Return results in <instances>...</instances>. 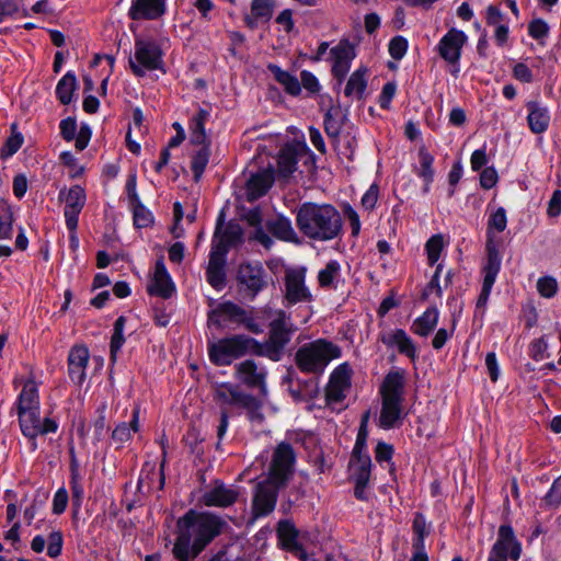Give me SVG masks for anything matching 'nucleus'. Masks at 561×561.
<instances>
[{"label":"nucleus","instance_id":"f257e3e1","mask_svg":"<svg viewBox=\"0 0 561 561\" xmlns=\"http://www.w3.org/2000/svg\"><path fill=\"white\" fill-rule=\"evenodd\" d=\"M296 225L308 239L327 242L340 238L343 220L331 204L302 203L296 210Z\"/></svg>","mask_w":561,"mask_h":561},{"label":"nucleus","instance_id":"f03ea898","mask_svg":"<svg viewBox=\"0 0 561 561\" xmlns=\"http://www.w3.org/2000/svg\"><path fill=\"white\" fill-rule=\"evenodd\" d=\"M272 317L268 324L267 340L263 343L256 340V356L278 362L283 357L286 346L291 341L296 328L291 323L289 314L282 309L274 311Z\"/></svg>","mask_w":561,"mask_h":561},{"label":"nucleus","instance_id":"7ed1b4c3","mask_svg":"<svg viewBox=\"0 0 561 561\" xmlns=\"http://www.w3.org/2000/svg\"><path fill=\"white\" fill-rule=\"evenodd\" d=\"M342 355L341 347L325 339H318L300 346L295 354L296 366L306 374L320 375L333 359Z\"/></svg>","mask_w":561,"mask_h":561},{"label":"nucleus","instance_id":"20e7f679","mask_svg":"<svg viewBox=\"0 0 561 561\" xmlns=\"http://www.w3.org/2000/svg\"><path fill=\"white\" fill-rule=\"evenodd\" d=\"M208 325L217 329H227L230 327H243L253 334L263 333L264 329L254 317L253 310H247L240 305L227 300L219 302L207 316Z\"/></svg>","mask_w":561,"mask_h":561},{"label":"nucleus","instance_id":"39448f33","mask_svg":"<svg viewBox=\"0 0 561 561\" xmlns=\"http://www.w3.org/2000/svg\"><path fill=\"white\" fill-rule=\"evenodd\" d=\"M256 340L247 334H233L208 343L209 360L216 366H229L247 355L256 356Z\"/></svg>","mask_w":561,"mask_h":561},{"label":"nucleus","instance_id":"423d86ee","mask_svg":"<svg viewBox=\"0 0 561 561\" xmlns=\"http://www.w3.org/2000/svg\"><path fill=\"white\" fill-rule=\"evenodd\" d=\"M128 62L130 70L136 77H144L147 71L163 69V53L157 42L136 38L135 51L129 57Z\"/></svg>","mask_w":561,"mask_h":561},{"label":"nucleus","instance_id":"0eeeda50","mask_svg":"<svg viewBox=\"0 0 561 561\" xmlns=\"http://www.w3.org/2000/svg\"><path fill=\"white\" fill-rule=\"evenodd\" d=\"M267 273L261 263H241L236 276L238 291L244 299L254 300L267 287Z\"/></svg>","mask_w":561,"mask_h":561},{"label":"nucleus","instance_id":"6e6552de","mask_svg":"<svg viewBox=\"0 0 561 561\" xmlns=\"http://www.w3.org/2000/svg\"><path fill=\"white\" fill-rule=\"evenodd\" d=\"M486 261L483 265V283L481 293L477 299L476 313L484 314L485 306L488 304L492 287L495 283L497 274L501 270V255L499 249L492 240L486 244Z\"/></svg>","mask_w":561,"mask_h":561},{"label":"nucleus","instance_id":"1a4fd4ad","mask_svg":"<svg viewBox=\"0 0 561 561\" xmlns=\"http://www.w3.org/2000/svg\"><path fill=\"white\" fill-rule=\"evenodd\" d=\"M295 459L296 455L289 443L278 444L272 456L268 481L276 485H285L293 476Z\"/></svg>","mask_w":561,"mask_h":561},{"label":"nucleus","instance_id":"9d476101","mask_svg":"<svg viewBox=\"0 0 561 561\" xmlns=\"http://www.w3.org/2000/svg\"><path fill=\"white\" fill-rule=\"evenodd\" d=\"M278 545L300 561L308 560V549L314 545L316 536L300 528H276Z\"/></svg>","mask_w":561,"mask_h":561},{"label":"nucleus","instance_id":"9b49d317","mask_svg":"<svg viewBox=\"0 0 561 561\" xmlns=\"http://www.w3.org/2000/svg\"><path fill=\"white\" fill-rule=\"evenodd\" d=\"M306 274L307 268L304 266L286 270L284 277V298L288 306L312 301L313 296L306 286Z\"/></svg>","mask_w":561,"mask_h":561},{"label":"nucleus","instance_id":"f8f14e48","mask_svg":"<svg viewBox=\"0 0 561 561\" xmlns=\"http://www.w3.org/2000/svg\"><path fill=\"white\" fill-rule=\"evenodd\" d=\"M467 43V35L457 28H450L438 42L437 53L449 65L454 67L451 75L457 77L459 72V60L461 51Z\"/></svg>","mask_w":561,"mask_h":561},{"label":"nucleus","instance_id":"ddd939ff","mask_svg":"<svg viewBox=\"0 0 561 561\" xmlns=\"http://www.w3.org/2000/svg\"><path fill=\"white\" fill-rule=\"evenodd\" d=\"M234 377L249 389H257L262 396L267 394V370L254 359H245L234 366Z\"/></svg>","mask_w":561,"mask_h":561},{"label":"nucleus","instance_id":"4468645a","mask_svg":"<svg viewBox=\"0 0 561 561\" xmlns=\"http://www.w3.org/2000/svg\"><path fill=\"white\" fill-rule=\"evenodd\" d=\"M58 198L65 203L66 226L70 232H73L78 228L79 215L85 205V191L80 185H72L69 190H60Z\"/></svg>","mask_w":561,"mask_h":561},{"label":"nucleus","instance_id":"2eb2a0df","mask_svg":"<svg viewBox=\"0 0 561 561\" xmlns=\"http://www.w3.org/2000/svg\"><path fill=\"white\" fill-rule=\"evenodd\" d=\"M18 416L23 435L31 439L39 435L55 433L58 430V423L55 420L49 417L41 420L39 410L24 411V413H18Z\"/></svg>","mask_w":561,"mask_h":561},{"label":"nucleus","instance_id":"dca6fc26","mask_svg":"<svg viewBox=\"0 0 561 561\" xmlns=\"http://www.w3.org/2000/svg\"><path fill=\"white\" fill-rule=\"evenodd\" d=\"M280 485L273 484L271 481L259 483L252 503V517L250 524L255 518L272 513L277 501L278 488Z\"/></svg>","mask_w":561,"mask_h":561},{"label":"nucleus","instance_id":"f3484780","mask_svg":"<svg viewBox=\"0 0 561 561\" xmlns=\"http://www.w3.org/2000/svg\"><path fill=\"white\" fill-rule=\"evenodd\" d=\"M333 58L332 75L341 83L351 68L352 60L356 57L355 47L348 39H342L331 48Z\"/></svg>","mask_w":561,"mask_h":561},{"label":"nucleus","instance_id":"a211bd4d","mask_svg":"<svg viewBox=\"0 0 561 561\" xmlns=\"http://www.w3.org/2000/svg\"><path fill=\"white\" fill-rule=\"evenodd\" d=\"M227 254L224 251L210 250L206 267V280L216 290H221L227 284Z\"/></svg>","mask_w":561,"mask_h":561},{"label":"nucleus","instance_id":"6ab92c4d","mask_svg":"<svg viewBox=\"0 0 561 561\" xmlns=\"http://www.w3.org/2000/svg\"><path fill=\"white\" fill-rule=\"evenodd\" d=\"M242 239V229L240 225L229 222L225 229H222V214L218 217L211 249L221 250L225 254L228 253L230 247L234 245Z\"/></svg>","mask_w":561,"mask_h":561},{"label":"nucleus","instance_id":"aec40b11","mask_svg":"<svg viewBox=\"0 0 561 561\" xmlns=\"http://www.w3.org/2000/svg\"><path fill=\"white\" fill-rule=\"evenodd\" d=\"M90 353L85 345H73L68 354V375L77 385H82L85 380V369L89 363Z\"/></svg>","mask_w":561,"mask_h":561},{"label":"nucleus","instance_id":"412c9836","mask_svg":"<svg viewBox=\"0 0 561 561\" xmlns=\"http://www.w3.org/2000/svg\"><path fill=\"white\" fill-rule=\"evenodd\" d=\"M379 341L387 347L397 346L400 354L405 355L412 360L417 358L416 346L413 340L402 329L380 333Z\"/></svg>","mask_w":561,"mask_h":561},{"label":"nucleus","instance_id":"4be33fe9","mask_svg":"<svg viewBox=\"0 0 561 561\" xmlns=\"http://www.w3.org/2000/svg\"><path fill=\"white\" fill-rule=\"evenodd\" d=\"M174 290V284L167 271L164 261L161 257L156 262L153 277L148 286V293L152 296L168 299L172 296Z\"/></svg>","mask_w":561,"mask_h":561},{"label":"nucleus","instance_id":"5701e85b","mask_svg":"<svg viewBox=\"0 0 561 561\" xmlns=\"http://www.w3.org/2000/svg\"><path fill=\"white\" fill-rule=\"evenodd\" d=\"M167 0H131L128 16L134 21L157 20L165 12Z\"/></svg>","mask_w":561,"mask_h":561},{"label":"nucleus","instance_id":"b1692460","mask_svg":"<svg viewBox=\"0 0 561 561\" xmlns=\"http://www.w3.org/2000/svg\"><path fill=\"white\" fill-rule=\"evenodd\" d=\"M265 229L274 238L291 243H300V239L295 231L289 218L282 214H276L265 220Z\"/></svg>","mask_w":561,"mask_h":561},{"label":"nucleus","instance_id":"393cba45","mask_svg":"<svg viewBox=\"0 0 561 561\" xmlns=\"http://www.w3.org/2000/svg\"><path fill=\"white\" fill-rule=\"evenodd\" d=\"M491 553L507 559L510 556L513 560H518L522 553V547L515 538L513 528H500L499 538L493 545Z\"/></svg>","mask_w":561,"mask_h":561},{"label":"nucleus","instance_id":"a878e982","mask_svg":"<svg viewBox=\"0 0 561 561\" xmlns=\"http://www.w3.org/2000/svg\"><path fill=\"white\" fill-rule=\"evenodd\" d=\"M221 528H179V533H188L191 537L190 556L197 558L198 554L218 536Z\"/></svg>","mask_w":561,"mask_h":561},{"label":"nucleus","instance_id":"bb28decb","mask_svg":"<svg viewBox=\"0 0 561 561\" xmlns=\"http://www.w3.org/2000/svg\"><path fill=\"white\" fill-rule=\"evenodd\" d=\"M238 496L239 492L236 488L216 482L211 490L204 493L203 503L207 506L226 507L233 504Z\"/></svg>","mask_w":561,"mask_h":561},{"label":"nucleus","instance_id":"cd10ccee","mask_svg":"<svg viewBox=\"0 0 561 561\" xmlns=\"http://www.w3.org/2000/svg\"><path fill=\"white\" fill-rule=\"evenodd\" d=\"M528 110L527 123L534 134L545 133L550 124V114L546 106L537 101H529L526 104Z\"/></svg>","mask_w":561,"mask_h":561},{"label":"nucleus","instance_id":"c85d7f7f","mask_svg":"<svg viewBox=\"0 0 561 561\" xmlns=\"http://www.w3.org/2000/svg\"><path fill=\"white\" fill-rule=\"evenodd\" d=\"M273 183L274 171L272 169H265L253 174L247 183L249 199H257L265 195Z\"/></svg>","mask_w":561,"mask_h":561},{"label":"nucleus","instance_id":"c756f323","mask_svg":"<svg viewBox=\"0 0 561 561\" xmlns=\"http://www.w3.org/2000/svg\"><path fill=\"white\" fill-rule=\"evenodd\" d=\"M249 393L240 389L238 385L231 382H221L215 387L214 399L222 404L238 407Z\"/></svg>","mask_w":561,"mask_h":561},{"label":"nucleus","instance_id":"7c9ffc66","mask_svg":"<svg viewBox=\"0 0 561 561\" xmlns=\"http://www.w3.org/2000/svg\"><path fill=\"white\" fill-rule=\"evenodd\" d=\"M30 410H39L38 388L33 379L25 381L16 401L18 413Z\"/></svg>","mask_w":561,"mask_h":561},{"label":"nucleus","instance_id":"2f4dec72","mask_svg":"<svg viewBox=\"0 0 561 561\" xmlns=\"http://www.w3.org/2000/svg\"><path fill=\"white\" fill-rule=\"evenodd\" d=\"M404 388V376L401 371H390L383 379L381 385L382 399H391L402 401Z\"/></svg>","mask_w":561,"mask_h":561},{"label":"nucleus","instance_id":"473e14b6","mask_svg":"<svg viewBox=\"0 0 561 561\" xmlns=\"http://www.w3.org/2000/svg\"><path fill=\"white\" fill-rule=\"evenodd\" d=\"M438 314L436 307L427 308L422 316L413 321L411 331L422 337L430 335L437 325Z\"/></svg>","mask_w":561,"mask_h":561},{"label":"nucleus","instance_id":"72a5a7b5","mask_svg":"<svg viewBox=\"0 0 561 561\" xmlns=\"http://www.w3.org/2000/svg\"><path fill=\"white\" fill-rule=\"evenodd\" d=\"M210 114L205 108H199L197 113L192 117L190 123L191 129V142L193 145H206V142H210L208 136L206 135L205 124L208 121Z\"/></svg>","mask_w":561,"mask_h":561},{"label":"nucleus","instance_id":"f704fd0d","mask_svg":"<svg viewBox=\"0 0 561 561\" xmlns=\"http://www.w3.org/2000/svg\"><path fill=\"white\" fill-rule=\"evenodd\" d=\"M139 431V409L133 410V417L129 423H119L112 432V440L117 448L123 447L131 438V434Z\"/></svg>","mask_w":561,"mask_h":561},{"label":"nucleus","instance_id":"c9c22d12","mask_svg":"<svg viewBox=\"0 0 561 561\" xmlns=\"http://www.w3.org/2000/svg\"><path fill=\"white\" fill-rule=\"evenodd\" d=\"M267 69L274 76V79L283 85L286 93L297 96L301 92V84L296 76L283 70L280 67L274 64H270Z\"/></svg>","mask_w":561,"mask_h":561},{"label":"nucleus","instance_id":"e433bc0d","mask_svg":"<svg viewBox=\"0 0 561 561\" xmlns=\"http://www.w3.org/2000/svg\"><path fill=\"white\" fill-rule=\"evenodd\" d=\"M274 0H252L251 14L245 15L248 26L255 27L259 20L268 21L273 15Z\"/></svg>","mask_w":561,"mask_h":561},{"label":"nucleus","instance_id":"4c0bfd02","mask_svg":"<svg viewBox=\"0 0 561 561\" xmlns=\"http://www.w3.org/2000/svg\"><path fill=\"white\" fill-rule=\"evenodd\" d=\"M401 415V401L382 399L379 417V426L386 430L392 428Z\"/></svg>","mask_w":561,"mask_h":561},{"label":"nucleus","instance_id":"58836bf2","mask_svg":"<svg viewBox=\"0 0 561 561\" xmlns=\"http://www.w3.org/2000/svg\"><path fill=\"white\" fill-rule=\"evenodd\" d=\"M239 408L247 413L248 420L254 426H261L265 422V415L262 411L263 402L255 396L249 393Z\"/></svg>","mask_w":561,"mask_h":561},{"label":"nucleus","instance_id":"ea45409f","mask_svg":"<svg viewBox=\"0 0 561 561\" xmlns=\"http://www.w3.org/2000/svg\"><path fill=\"white\" fill-rule=\"evenodd\" d=\"M78 88L77 78L73 72L68 71L57 83L56 96L64 105L72 101V95Z\"/></svg>","mask_w":561,"mask_h":561},{"label":"nucleus","instance_id":"a19ab883","mask_svg":"<svg viewBox=\"0 0 561 561\" xmlns=\"http://www.w3.org/2000/svg\"><path fill=\"white\" fill-rule=\"evenodd\" d=\"M353 478L355 483L360 486H367L370 479L371 460L369 455L352 457Z\"/></svg>","mask_w":561,"mask_h":561},{"label":"nucleus","instance_id":"79ce46f5","mask_svg":"<svg viewBox=\"0 0 561 561\" xmlns=\"http://www.w3.org/2000/svg\"><path fill=\"white\" fill-rule=\"evenodd\" d=\"M366 72L367 70L365 68H359L351 75L344 89V94L346 96L355 95L357 99H362L367 87L365 78Z\"/></svg>","mask_w":561,"mask_h":561},{"label":"nucleus","instance_id":"37998d69","mask_svg":"<svg viewBox=\"0 0 561 561\" xmlns=\"http://www.w3.org/2000/svg\"><path fill=\"white\" fill-rule=\"evenodd\" d=\"M341 275V265L337 261L332 260L327 263L324 268L320 270L318 273V283L322 288H331L336 287L335 282L339 279Z\"/></svg>","mask_w":561,"mask_h":561},{"label":"nucleus","instance_id":"c03bdc74","mask_svg":"<svg viewBox=\"0 0 561 561\" xmlns=\"http://www.w3.org/2000/svg\"><path fill=\"white\" fill-rule=\"evenodd\" d=\"M202 148L197 150L192 157L191 169L193 172V176L195 182H198L209 162L210 157V142H206V145H201Z\"/></svg>","mask_w":561,"mask_h":561},{"label":"nucleus","instance_id":"a18cd8bd","mask_svg":"<svg viewBox=\"0 0 561 561\" xmlns=\"http://www.w3.org/2000/svg\"><path fill=\"white\" fill-rule=\"evenodd\" d=\"M339 114L337 108L331 107L325 112L323 119L324 131L334 145L339 141L342 129V122L339 119Z\"/></svg>","mask_w":561,"mask_h":561},{"label":"nucleus","instance_id":"49530a36","mask_svg":"<svg viewBox=\"0 0 561 561\" xmlns=\"http://www.w3.org/2000/svg\"><path fill=\"white\" fill-rule=\"evenodd\" d=\"M419 159H420L419 175L424 180L425 185H424L423 191L425 193H427L430 191V185L434 180V170H433L434 157L425 149H420Z\"/></svg>","mask_w":561,"mask_h":561},{"label":"nucleus","instance_id":"de8ad7c7","mask_svg":"<svg viewBox=\"0 0 561 561\" xmlns=\"http://www.w3.org/2000/svg\"><path fill=\"white\" fill-rule=\"evenodd\" d=\"M283 382L288 385V391L291 397L297 401H304L310 397V392L307 390L308 383H305V388L300 387L297 374L293 368L287 370L286 376L283 378Z\"/></svg>","mask_w":561,"mask_h":561},{"label":"nucleus","instance_id":"09e8293b","mask_svg":"<svg viewBox=\"0 0 561 561\" xmlns=\"http://www.w3.org/2000/svg\"><path fill=\"white\" fill-rule=\"evenodd\" d=\"M126 323V318L124 316H121L116 319L114 322V330L111 337L110 343V352H111V359L114 362L116 360V354L122 348L125 337H124V328Z\"/></svg>","mask_w":561,"mask_h":561},{"label":"nucleus","instance_id":"8fccbe9b","mask_svg":"<svg viewBox=\"0 0 561 561\" xmlns=\"http://www.w3.org/2000/svg\"><path fill=\"white\" fill-rule=\"evenodd\" d=\"M191 537L188 533H179L173 545L172 554L178 561H194L190 556Z\"/></svg>","mask_w":561,"mask_h":561},{"label":"nucleus","instance_id":"3c124183","mask_svg":"<svg viewBox=\"0 0 561 561\" xmlns=\"http://www.w3.org/2000/svg\"><path fill=\"white\" fill-rule=\"evenodd\" d=\"M48 492L37 490L33 496L32 503L24 508V518L30 524L41 510H43L48 500Z\"/></svg>","mask_w":561,"mask_h":561},{"label":"nucleus","instance_id":"603ef678","mask_svg":"<svg viewBox=\"0 0 561 561\" xmlns=\"http://www.w3.org/2000/svg\"><path fill=\"white\" fill-rule=\"evenodd\" d=\"M23 145V136L21 133L16 130V126L13 124L11 126V135L4 142L3 147L0 150V158L8 159L19 151V149Z\"/></svg>","mask_w":561,"mask_h":561},{"label":"nucleus","instance_id":"864d4df0","mask_svg":"<svg viewBox=\"0 0 561 561\" xmlns=\"http://www.w3.org/2000/svg\"><path fill=\"white\" fill-rule=\"evenodd\" d=\"M13 213L5 201H0V239H10L12 236Z\"/></svg>","mask_w":561,"mask_h":561},{"label":"nucleus","instance_id":"5fc2aeb1","mask_svg":"<svg viewBox=\"0 0 561 561\" xmlns=\"http://www.w3.org/2000/svg\"><path fill=\"white\" fill-rule=\"evenodd\" d=\"M507 225V217H506V210L503 207H499L494 213L490 215V218L488 220V240H493L492 231L495 230L496 232H502L505 230Z\"/></svg>","mask_w":561,"mask_h":561},{"label":"nucleus","instance_id":"6e6d98bb","mask_svg":"<svg viewBox=\"0 0 561 561\" xmlns=\"http://www.w3.org/2000/svg\"><path fill=\"white\" fill-rule=\"evenodd\" d=\"M297 157L293 148H284L278 156V168L284 175H289L296 170Z\"/></svg>","mask_w":561,"mask_h":561},{"label":"nucleus","instance_id":"4d7b16f0","mask_svg":"<svg viewBox=\"0 0 561 561\" xmlns=\"http://www.w3.org/2000/svg\"><path fill=\"white\" fill-rule=\"evenodd\" d=\"M369 417V412H366L363 417L362 422L358 428L355 446L352 451V457H360L364 455H367L365 453L366 449V440L368 437V431H367V421Z\"/></svg>","mask_w":561,"mask_h":561},{"label":"nucleus","instance_id":"13d9d810","mask_svg":"<svg viewBox=\"0 0 561 561\" xmlns=\"http://www.w3.org/2000/svg\"><path fill=\"white\" fill-rule=\"evenodd\" d=\"M443 249L444 239L442 234H434L426 241L425 250L430 265H435L437 263Z\"/></svg>","mask_w":561,"mask_h":561},{"label":"nucleus","instance_id":"bf43d9fd","mask_svg":"<svg viewBox=\"0 0 561 561\" xmlns=\"http://www.w3.org/2000/svg\"><path fill=\"white\" fill-rule=\"evenodd\" d=\"M542 503L548 507H558L561 504V476L553 481Z\"/></svg>","mask_w":561,"mask_h":561},{"label":"nucleus","instance_id":"052dcab7","mask_svg":"<svg viewBox=\"0 0 561 561\" xmlns=\"http://www.w3.org/2000/svg\"><path fill=\"white\" fill-rule=\"evenodd\" d=\"M134 209V222L138 228L148 227L152 222L151 213L140 203L131 204Z\"/></svg>","mask_w":561,"mask_h":561},{"label":"nucleus","instance_id":"680f3d73","mask_svg":"<svg viewBox=\"0 0 561 561\" xmlns=\"http://www.w3.org/2000/svg\"><path fill=\"white\" fill-rule=\"evenodd\" d=\"M537 290L545 298H552L558 291V283L551 276L540 277L537 280Z\"/></svg>","mask_w":561,"mask_h":561},{"label":"nucleus","instance_id":"e2e57ef3","mask_svg":"<svg viewBox=\"0 0 561 561\" xmlns=\"http://www.w3.org/2000/svg\"><path fill=\"white\" fill-rule=\"evenodd\" d=\"M528 34L536 41L546 38L549 34V25L542 19H534L528 24Z\"/></svg>","mask_w":561,"mask_h":561},{"label":"nucleus","instance_id":"0e129e2a","mask_svg":"<svg viewBox=\"0 0 561 561\" xmlns=\"http://www.w3.org/2000/svg\"><path fill=\"white\" fill-rule=\"evenodd\" d=\"M183 442L188 447L191 454H203V448L199 446L203 442V438L199 437V433L196 428H190L184 435Z\"/></svg>","mask_w":561,"mask_h":561},{"label":"nucleus","instance_id":"69168bd1","mask_svg":"<svg viewBox=\"0 0 561 561\" xmlns=\"http://www.w3.org/2000/svg\"><path fill=\"white\" fill-rule=\"evenodd\" d=\"M408 42L402 36L393 37L389 43V54L393 59L400 60L407 53Z\"/></svg>","mask_w":561,"mask_h":561},{"label":"nucleus","instance_id":"338daca9","mask_svg":"<svg viewBox=\"0 0 561 561\" xmlns=\"http://www.w3.org/2000/svg\"><path fill=\"white\" fill-rule=\"evenodd\" d=\"M68 504V492L62 486L59 488L53 499V512L56 515H59L65 512Z\"/></svg>","mask_w":561,"mask_h":561},{"label":"nucleus","instance_id":"774afa93","mask_svg":"<svg viewBox=\"0 0 561 561\" xmlns=\"http://www.w3.org/2000/svg\"><path fill=\"white\" fill-rule=\"evenodd\" d=\"M60 135L66 141H71L76 137L77 123L75 118L67 117L60 122Z\"/></svg>","mask_w":561,"mask_h":561}]
</instances>
